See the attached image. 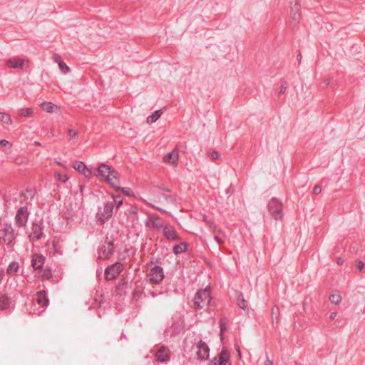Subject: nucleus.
I'll return each mask as SVG.
<instances>
[{"mask_svg": "<svg viewBox=\"0 0 365 365\" xmlns=\"http://www.w3.org/2000/svg\"><path fill=\"white\" fill-rule=\"evenodd\" d=\"M148 292H149V294L153 298L156 297L157 296L160 295L163 293V291H158V290H149Z\"/></svg>", "mask_w": 365, "mask_h": 365, "instance_id": "obj_38", "label": "nucleus"}, {"mask_svg": "<svg viewBox=\"0 0 365 365\" xmlns=\"http://www.w3.org/2000/svg\"><path fill=\"white\" fill-rule=\"evenodd\" d=\"M178 151L177 149H174L172 152L167 153L164 156L163 160L165 163L175 164L178 162Z\"/></svg>", "mask_w": 365, "mask_h": 365, "instance_id": "obj_19", "label": "nucleus"}, {"mask_svg": "<svg viewBox=\"0 0 365 365\" xmlns=\"http://www.w3.org/2000/svg\"><path fill=\"white\" fill-rule=\"evenodd\" d=\"M36 303L42 308L41 310L38 311V313L43 312L46 307L49 304V300L47 297L46 292L44 290H41L37 292Z\"/></svg>", "mask_w": 365, "mask_h": 365, "instance_id": "obj_15", "label": "nucleus"}, {"mask_svg": "<svg viewBox=\"0 0 365 365\" xmlns=\"http://www.w3.org/2000/svg\"><path fill=\"white\" fill-rule=\"evenodd\" d=\"M297 59H298L299 63H300L301 61H302V55L300 53H299V54L297 55Z\"/></svg>", "mask_w": 365, "mask_h": 365, "instance_id": "obj_56", "label": "nucleus"}, {"mask_svg": "<svg viewBox=\"0 0 365 365\" xmlns=\"http://www.w3.org/2000/svg\"><path fill=\"white\" fill-rule=\"evenodd\" d=\"M157 187L163 191L170 192V190L166 187L164 185H158Z\"/></svg>", "mask_w": 365, "mask_h": 365, "instance_id": "obj_46", "label": "nucleus"}, {"mask_svg": "<svg viewBox=\"0 0 365 365\" xmlns=\"http://www.w3.org/2000/svg\"><path fill=\"white\" fill-rule=\"evenodd\" d=\"M113 210L114 206L113 202H108L104 205L103 212L98 219L101 224H104L113 216Z\"/></svg>", "mask_w": 365, "mask_h": 365, "instance_id": "obj_11", "label": "nucleus"}, {"mask_svg": "<svg viewBox=\"0 0 365 365\" xmlns=\"http://www.w3.org/2000/svg\"><path fill=\"white\" fill-rule=\"evenodd\" d=\"M237 351L239 356L241 357V351H240V349L239 347L237 348Z\"/></svg>", "mask_w": 365, "mask_h": 365, "instance_id": "obj_57", "label": "nucleus"}, {"mask_svg": "<svg viewBox=\"0 0 365 365\" xmlns=\"http://www.w3.org/2000/svg\"><path fill=\"white\" fill-rule=\"evenodd\" d=\"M45 261L46 258L42 255H35L31 260V266L35 271L41 272Z\"/></svg>", "mask_w": 365, "mask_h": 365, "instance_id": "obj_16", "label": "nucleus"}, {"mask_svg": "<svg viewBox=\"0 0 365 365\" xmlns=\"http://www.w3.org/2000/svg\"><path fill=\"white\" fill-rule=\"evenodd\" d=\"M187 244L186 242H180L173 247V251L175 255L185 252L187 249Z\"/></svg>", "mask_w": 365, "mask_h": 365, "instance_id": "obj_22", "label": "nucleus"}, {"mask_svg": "<svg viewBox=\"0 0 365 365\" xmlns=\"http://www.w3.org/2000/svg\"><path fill=\"white\" fill-rule=\"evenodd\" d=\"M329 300L332 304H339L341 301V297L339 294H334L329 296Z\"/></svg>", "mask_w": 365, "mask_h": 365, "instance_id": "obj_33", "label": "nucleus"}, {"mask_svg": "<svg viewBox=\"0 0 365 365\" xmlns=\"http://www.w3.org/2000/svg\"><path fill=\"white\" fill-rule=\"evenodd\" d=\"M153 207H154L155 209H156V210H159V211H160V212H163V213H168L166 210H163V209H162V208H160V207H159L153 206Z\"/></svg>", "mask_w": 365, "mask_h": 365, "instance_id": "obj_52", "label": "nucleus"}, {"mask_svg": "<svg viewBox=\"0 0 365 365\" xmlns=\"http://www.w3.org/2000/svg\"><path fill=\"white\" fill-rule=\"evenodd\" d=\"M211 362L213 365H218V358L215 357L214 359H212Z\"/></svg>", "mask_w": 365, "mask_h": 365, "instance_id": "obj_51", "label": "nucleus"}, {"mask_svg": "<svg viewBox=\"0 0 365 365\" xmlns=\"http://www.w3.org/2000/svg\"><path fill=\"white\" fill-rule=\"evenodd\" d=\"M237 305L243 310H248L247 302L245 299L244 296L242 293H238L237 295Z\"/></svg>", "mask_w": 365, "mask_h": 365, "instance_id": "obj_23", "label": "nucleus"}, {"mask_svg": "<svg viewBox=\"0 0 365 365\" xmlns=\"http://www.w3.org/2000/svg\"><path fill=\"white\" fill-rule=\"evenodd\" d=\"M30 212L26 205L21 206L16 212L14 217L15 227L17 228L25 227L27 225Z\"/></svg>", "mask_w": 365, "mask_h": 365, "instance_id": "obj_5", "label": "nucleus"}, {"mask_svg": "<svg viewBox=\"0 0 365 365\" xmlns=\"http://www.w3.org/2000/svg\"><path fill=\"white\" fill-rule=\"evenodd\" d=\"M116 190H120L124 195L126 196H133L134 193L133 190L130 187H120L119 189H115Z\"/></svg>", "mask_w": 365, "mask_h": 365, "instance_id": "obj_37", "label": "nucleus"}, {"mask_svg": "<svg viewBox=\"0 0 365 365\" xmlns=\"http://www.w3.org/2000/svg\"><path fill=\"white\" fill-rule=\"evenodd\" d=\"M33 110L31 108H21L18 110V114L21 117L30 118L33 115Z\"/></svg>", "mask_w": 365, "mask_h": 365, "instance_id": "obj_29", "label": "nucleus"}, {"mask_svg": "<svg viewBox=\"0 0 365 365\" xmlns=\"http://www.w3.org/2000/svg\"><path fill=\"white\" fill-rule=\"evenodd\" d=\"M41 107L47 113H52L53 110V104L51 102H43Z\"/></svg>", "mask_w": 365, "mask_h": 365, "instance_id": "obj_30", "label": "nucleus"}, {"mask_svg": "<svg viewBox=\"0 0 365 365\" xmlns=\"http://www.w3.org/2000/svg\"><path fill=\"white\" fill-rule=\"evenodd\" d=\"M356 266L359 270L361 271L364 267V263L359 260L356 262Z\"/></svg>", "mask_w": 365, "mask_h": 365, "instance_id": "obj_44", "label": "nucleus"}, {"mask_svg": "<svg viewBox=\"0 0 365 365\" xmlns=\"http://www.w3.org/2000/svg\"><path fill=\"white\" fill-rule=\"evenodd\" d=\"M0 120L9 125L12 123L10 115L4 113H0Z\"/></svg>", "mask_w": 365, "mask_h": 365, "instance_id": "obj_32", "label": "nucleus"}, {"mask_svg": "<svg viewBox=\"0 0 365 365\" xmlns=\"http://www.w3.org/2000/svg\"><path fill=\"white\" fill-rule=\"evenodd\" d=\"M56 59H59L58 67L63 73H67L70 71V68L61 60V57L58 54H54Z\"/></svg>", "mask_w": 365, "mask_h": 365, "instance_id": "obj_24", "label": "nucleus"}, {"mask_svg": "<svg viewBox=\"0 0 365 365\" xmlns=\"http://www.w3.org/2000/svg\"><path fill=\"white\" fill-rule=\"evenodd\" d=\"M264 365H273V362L271 360H269L267 355V359H266Z\"/></svg>", "mask_w": 365, "mask_h": 365, "instance_id": "obj_48", "label": "nucleus"}, {"mask_svg": "<svg viewBox=\"0 0 365 365\" xmlns=\"http://www.w3.org/2000/svg\"><path fill=\"white\" fill-rule=\"evenodd\" d=\"M114 252L113 241H108V236L106 237L104 244L101 245L98 249L99 258L108 259Z\"/></svg>", "mask_w": 365, "mask_h": 365, "instance_id": "obj_8", "label": "nucleus"}, {"mask_svg": "<svg viewBox=\"0 0 365 365\" xmlns=\"http://www.w3.org/2000/svg\"><path fill=\"white\" fill-rule=\"evenodd\" d=\"M68 135L71 138H73L78 135V132L73 129H69L68 130Z\"/></svg>", "mask_w": 365, "mask_h": 365, "instance_id": "obj_40", "label": "nucleus"}, {"mask_svg": "<svg viewBox=\"0 0 365 365\" xmlns=\"http://www.w3.org/2000/svg\"><path fill=\"white\" fill-rule=\"evenodd\" d=\"M123 264L120 262H115L108 266L104 272L106 281L115 279L122 271Z\"/></svg>", "mask_w": 365, "mask_h": 365, "instance_id": "obj_9", "label": "nucleus"}, {"mask_svg": "<svg viewBox=\"0 0 365 365\" xmlns=\"http://www.w3.org/2000/svg\"><path fill=\"white\" fill-rule=\"evenodd\" d=\"M155 357L158 361L165 362L169 360L170 355L167 350L161 348L156 352Z\"/></svg>", "mask_w": 365, "mask_h": 365, "instance_id": "obj_21", "label": "nucleus"}, {"mask_svg": "<svg viewBox=\"0 0 365 365\" xmlns=\"http://www.w3.org/2000/svg\"><path fill=\"white\" fill-rule=\"evenodd\" d=\"M41 273H42V274H41L42 277L45 279H50L53 277L51 271L49 269H43V271L41 272Z\"/></svg>", "mask_w": 365, "mask_h": 365, "instance_id": "obj_36", "label": "nucleus"}, {"mask_svg": "<svg viewBox=\"0 0 365 365\" xmlns=\"http://www.w3.org/2000/svg\"><path fill=\"white\" fill-rule=\"evenodd\" d=\"M197 358L201 361L207 359L209 357L210 349L206 344V343L202 340H200L199 342L197 344Z\"/></svg>", "mask_w": 365, "mask_h": 365, "instance_id": "obj_13", "label": "nucleus"}, {"mask_svg": "<svg viewBox=\"0 0 365 365\" xmlns=\"http://www.w3.org/2000/svg\"><path fill=\"white\" fill-rule=\"evenodd\" d=\"M163 229L164 237L169 241L180 242V238L177 235L175 228L170 225H165Z\"/></svg>", "mask_w": 365, "mask_h": 365, "instance_id": "obj_12", "label": "nucleus"}, {"mask_svg": "<svg viewBox=\"0 0 365 365\" xmlns=\"http://www.w3.org/2000/svg\"><path fill=\"white\" fill-rule=\"evenodd\" d=\"M147 277L150 283L158 284L164 278L163 269L160 266L155 265L149 269Z\"/></svg>", "mask_w": 365, "mask_h": 365, "instance_id": "obj_7", "label": "nucleus"}, {"mask_svg": "<svg viewBox=\"0 0 365 365\" xmlns=\"http://www.w3.org/2000/svg\"><path fill=\"white\" fill-rule=\"evenodd\" d=\"M150 225L157 229H162L164 227V225L161 218L157 215H153L149 218Z\"/></svg>", "mask_w": 365, "mask_h": 365, "instance_id": "obj_20", "label": "nucleus"}, {"mask_svg": "<svg viewBox=\"0 0 365 365\" xmlns=\"http://www.w3.org/2000/svg\"><path fill=\"white\" fill-rule=\"evenodd\" d=\"M210 287H207L203 289L199 290L195 296L194 304L197 309H202L209 307L211 303Z\"/></svg>", "mask_w": 365, "mask_h": 365, "instance_id": "obj_3", "label": "nucleus"}, {"mask_svg": "<svg viewBox=\"0 0 365 365\" xmlns=\"http://www.w3.org/2000/svg\"><path fill=\"white\" fill-rule=\"evenodd\" d=\"M112 197L113 199V205H116L117 209H118L122 205H123V199L121 198V196L120 195H114L112 194Z\"/></svg>", "mask_w": 365, "mask_h": 365, "instance_id": "obj_31", "label": "nucleus"}, {"mask_svg": "<svg viewBox=\"0 0 365 365\" xmlns=\"http://www.w3.org/2000/svg\"><path fill=\"white\" fill-rule=\"evenodd\" d=\"M268 210L270 214L276 220H282L283 217V205L277 197H272L268 204Z\"/></svg>", "mask_w": 365, "mask_h": 365, "instance_id": "obj_4", "label": "nucleus"}, {"mask_svg": "<svg viewBox=\"0 0 365 365\" xmlns=\"http://www.w3.org/2000/svg\"><path fill=\"white\" fill-rule=\"evenodd\" d=\"M128 285L129 283L127 279H122L117 286V289L119 291H123L128 288Z\"/></svg>", "mask_w": 365, "mask_h": 365, "instance_id": "obj_34", "label": "nucleus"}, {"mask_svg": "<svg viewBox=\"0 0 365 365\" xmlns=\"http://www.w3.org/2000/svg\"><path fill=\"white\" fill-rule=\"evenodd\" d=\"M287 87H288V84H287V81H282L279 88V91H278L279 95L280 96V95L284 94L287 91Z\"/></svg>", "mask_w": 365, "mask_h": 365, "instance_id": "obj_35", "label": "nucleus"}, {"mask_svg": "<svg viewBox=\"0 0 365 365\" xmlns=\"http://www.w3.org/2000/svg\"><path fill=\"white\" fill-rule=\"evenodd\" d=\"M163 197L167 202H175V198L172 195H163Z\"/></svg>", "mask_w": 365, "mask_h": 365, "instance_id": "obj_39", "label": "nucleus"}, {"mask_svg": "<svg viewBox=\"0 0 365 365\" xmlns=\"http://www.w3.org/2000/svg\"><path fill=\"white\" fill-rule=\"evenodd\" d=\"M138 208L135 206H130L125 211V215L133 220H137Z\"/></svg>", "mask_w": 365, "mask_h": 365, "instance_id": "obj_26", "label": "nucleus"}, {"mask_svg": "<svg viewBox=\"0 0 365 365\" xmlns=\"http://www.w3.org/2000/svg\"><path fill=\"white\" fill-rule=\"evenodd\" d=\"M210 155L213 160H219L220 159V154L217 151H215V150L212 151L210 153Z\"/></svg>", "mask_w": 365, "mask_h": 365, "instance_id": "obj_43", "label": "nucleus"}, {"mask_svg": "<svg viewBox=\"0 0 365 365\" xmlns=\"http://www.w3.org/2000/svg\"><path fill=\"white\" fill-rule=\"evenodd\" d=\"M300 4L296 2L291 9L290 26L294 27L300 20Z\"/></svg>", "mask_w": 365, "mask_h": 365, "instance_id": "obj_14", "label": "nucleus"}, {"mask_svg": "<svg viewBox=\"0 0 365 365\" xmlns=\"http://www.w3.org/2000/svg\"><path fill=\"white\" fill-rule=\"evenodd\" d=\"M94 175L99 179L105 180L113 188H120L119 174L113 167L101 163L95 170Z\"/></svg>", "mask_w": 365, "mask_h": 365, "instance_id": "obj_1", "label": "nucleus"}, {"mask_svg": "<svg viewBox=\"0 0 365 365\" xmlns=\"http://www.w3.org/2000/svg\"><path fill=\"white\" fill-rule=\"evenodd\" d=\"M56 178L58 180L62 182H66L68 180V177L66 175H61L59 173L57 174Z\"/></svg>", "mask_w": 365, "mask_h": 365, "instance_id": "obj_41", "label": "nucleus"}, {"mask_svg": "<svg viewBox=\"0 0 365 365\" xmlns=\"http://www.w3.org/2000/svg\"><path fill=\"white\" fill-rule=\"evenodd\" d=\"M5 217H1L0 216V227H2V225H4V222H6L4 221Z\"/></svg>", "mask_w": 365, "mask_h": 365, "instance_id": "obj_54", "label": "nucleus"}, {"mask_svg": "<svg viewBox=\"0 0 365 365\" xmlns=\"http://www.w3.org/2000/svg\"><path fill=\"white\" fill-rule=\"evenodd\" d=\"M44 225L42 220H36L34 222L31 226V232L29 235L30 240L38 241L41 239L45 238L46 235L43 232Z\"/></svg>", "mask_w": 365, "mask_h": 365, "instance_id": "obj_6", "label": "nucleus"}, {"mask_svg": "<svg viewBox=\"0 0 365 365\" xmlns=\"http://www.w3.org/2000/svg\"><path fill=\"white\" fill-rule=\"evenodd\" d=\"M19 231L13 226L11 222H4L0 227V244L6 245L8 248H12L16 243Z\"/></svg>", "mask_w": 365, "mask_h": 365, "instance_id": "obj_2", "label": "nucleus"}, {"mask_svg": "<svg viewBox=\"0 0 365 365\" xmlns=\"http://www.w3.org/2000/svg\"><path fill=\"white\" fill-rule=\"evenodd\" d=\"M322 192V187L320 185H316L314 187V189H313V192L315 194V195H319Z\"/></svg>", "mask_w": 365, "mask_h": 365, "instance_id": "obj_42", "label": "nucleus"}, {"mask_svg": "<svg viewBox=\"0 0 365 365\" xmlns=\"http://www.w3.org/2000/svg\"><path fill=\"white\" fill-rule=\"evenodd\" d=\"M53 59L56 62H57L58 63L59 62V59H56L54 56H53Z\"/></svg>", "mask_w": 365, "mask_h": 365, "instance_id": "obj_58", "label": "nucleus"}, {"mask_svg": "<svg viewBox=\"0 0 365 365\" xmlns=\"http://www.w3.org/2000/svg\"><path fill=\"white\" fill-rule=\"evenodd\" d=\"M26 192L28 194H29L31 196V197H33L35 194V192L34 190H32L31 189H30V190L27 189Z\"/></svg>", "mask_w": 365, "mask_h": 365, "instance_id": "obj_50", "label": "nucleus"}, {"mask_svg": "<svg viewBox=\"0 0 365 365\" xmlns=\"http://www.w3.org/2000/svg\"><path fill=\"white\" fill-rule=\"evenodd\" d=\"M73 168L83 173L85 176H88L91 174V171L87 168L84 163L81 161H75L73 163Z\"/></svg>", "mask_w": 365, "mask_h": 365, "instance_id": "obj_18", "label": "nucleus"}, {"mask_svg": "<svg viewBox=\"0 0 365 365\" xmlns=\"http://www.w3.org/2000/svg\"><path fill=\"white\" fill-rule=\"evenodd\" d=\"M230 352L226 348H223L219 354L218 365H231Z\"/></svg>", "mask_w": 365, "mask_h": 365, "instance_id": "obj_17", "label": "nucleus"}, {"mask_svg": "<svg viewBox=\"0 0 365 365\" xmlns=\"http://www.w3.org/2000/svg\"><path fill=\"white\" fill-rule=\"evenodd\" d=\"M19 263L17 262H11L7 268V273L9 274H14L17 272V271L19 270Z\"/></svg>", "mask_w": 365, "mask_h": 365, "instance_id": "obj_27", "label": "nucleus"}, {"mask_svg": "<svg viewBox=\"0 0 365 365\" xmlns=\"http://www.w3.org/2000/svg\"><path fill=\"white\" fill-rule=\"evenodd\" d=\"M9 144V142L6 140L3 139V140H0V146L6 147Z\"/></svg>", "mask_w": 365, "mask_h": 365, "instance_id": "obj_47", "label": "nucleus"}, {"mask_svg": "<svg viewBox=\"0 0 365 365\" xmlns=\"http://www.w3.org/2000/svg\"><path fill=\"white\" fill-rule=\"evenodd\" d=\"M225 329H226V328L225 327V324L221 322H220V332H221V334L225 331Z\"/></svg>", "mask_w": 365, "mask_h": 365, "instance_id": "obj_49", "label": "nucleus"}, {"mask_svg": "<svg viewBox=\"0 0 365 365\" xmlns=\"http://www.w3.org/2000/svg\"><path fill=\"white\" fill-rule=\"evenodd\" d=\"M162 112L160 110L154 111L147 118L148 123H153L157 121L161 116Z\"/></svg>", "mask_w": 365, "mask_h": 365, "instance_id": "obj_25", "label": "nucleus"}, {"mask_svg": "<svg viewBox=\"0 0 365 365\" xmlns=\"http://www.w3.org/2000/svg\"><path fill=\"white\" fill-rule=\"evenodd\" d=\"M336 317V312H331L330 314V319H334Z\"/></svg>", "mask_w": 365, "mask_h": 365, "instance_id": "obj_55", "label": "nucleus"}, {"mask_svg": "<svg viewBox=\"0 0 365 365\" xmlns=\"http://www.w3.org/2000/svg\"><path fill=\"white\" fill-rule=\"evenodd\" d=\"M6 65L12 68L26 70L29 68V61L27 59H21L19 58H11L5 61Z\"/></svg>", "mask_w": 365, "mask_h": 365, "instance_id": "obj_10", "label": "nucleus"}, {"mask_svg": "<svg viewBox=\"0 0 365 365\" xmlns=\"http://www.w3.org/2000/svg\"><path fill=\"white\" fill-rule=\"evenodd\" d=\"M10 300L6 295L0 297V309H6L9 307Z\"/></svg>", "mask_w": 365, "mask_h": 365, "instance_id": "obj_28", "label": "nucleus"}, {"mask_svg": "<svg viewBox=\"0 0 365 365\" xmlns=\"http://www.w3.org/2000/svg\"><path fill=\"white\" fill-rule=\"evenodd\" d=\"M214 240L216 241V242H217L219 245H222V244L224 242V240H222L220 237H218V236H217V235H215V236L214 237Z\"/></svg>", "mask_w": 365, "mask_h": 365, "instance_id": "obj_45", "label": "nucleus"}, {"mask_svg": "<svg viewBox=\"0 0 365 365\" xmlns=\"http://www.w3.org/2000/svg\"><path fill=\"white\" fill-rule=\"evenodd\" d=\"M344 259L343 258H341V257L338 258V259H337L338 264L341 265L344 264Z\"/></svg>", "mask_w": 365, "mask_h": 365, "instance_id": "obj_53", "label": "nucleus"}]
</instances>
